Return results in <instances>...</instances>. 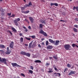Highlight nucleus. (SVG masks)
Returning a JSON list of instances; mask_svg holds the SVG:
<instances>
[{"label": "nucleus", "mask_w": 78, "mask_h": 78, "mask_svg": "<svg viewBox=\"0 0 78 78\" xmlns=\"http://www.w3.org/2000/svg\"><path fill=\"white\" fill-rule=\"evenodd\" d=\"M11 64L13 67H21V66L17 64L16 63H12Z\"/></svg>", "instance_id": "3"}, {"label": "nucleus", "mask_w": 78, "mask_h": 78, "mask_svg": "<svg viewBox=\"0 0 78 78\" xmlns=\"http://www.w3.org/2000/svg\"><path fill=\"white\" fill-rule=\"evenodd\" d=\"M8 31L9 33H10L11 35H12V32H11V31L9 30Z\"/></svg>", "instance_id": "44"}, {"label": "nucleus", "mask_w": 78, "mask_h": 78, "mask_svg": "<svg viewBox=\"0 0 78 78\" xmlns=\"http://www.w3.org/2000/svg\"><path fill=\"white\" fill-rule=\"evenodd\" d=\"M25 46H28V44H24Z\"/></svg>", "instance_id": "61"}, {"label": "nucleus", "mask_w": 78, "mask_h": 78, "mask_svg": "<svg viewBox=\"0 0 78 78\" xmlns=\"http://www.w3.org/2000/svg\"><path fill=\"white\" fill-rule=\"evenodd\" d=\"M40 33L41 34H43L44 33V31H43V30L41 29L40 30Z\"/></svg>", "instance_id": "19"}, {"label": "nucleus", "mask_w": 78, "mask_h": 78, "mask_svg": "<svg viewBox=\"0 0 78 78\" xmlns=\"http://www.w3.org/2000/svg\"><path fill=\"white\" fill-rule=\"evenodd\" d=\"M54 5L56 6H58V4L57 3H54Z\"/></svg>", "instance_id": "35"}, {"label": "nucleus", "mask_w": 78, "mask_h": 78, "mask_svg": "<svg viewBox=\"0 0 78 78\" xmlns=\"http://www.w3.org/2000/svg\"><path fill=\"white\" fill-rule=\"evenodd\" d=\"M67 68H65L64 69V73L66 72L67 71Z\"/></svg>", "instance_id": "45"}, {"label": "nucleus", "mask_w": 78, "mask_h": 78, "mask_svg": "<svg viewBox=\"0 0 78 78\" xmlns=\"http://www.w3.org/2000/svg\"><path fill=\"white\" fill-rule=\"evenodd\" d=\"M57 75H58L59 76H61V74L59 73H57Z\"/></svg>", "instance_id": "46"}, {"label": "nucleus", "mask_w": 78, "mask_h": 78, "mask_svg": "<svg viewBox=\"0 0 78 78\" xmlns=\"http://www.w3.org/2000/svg\"><path fill=\"white\" fill-rule=\"evenodd\" d=\"M2 59L0 57V62H2Z\"/></svg>", "instance_id": "55"}, {"label": "nucleus", "mask_w": 78, "mask_h": 78, "mask_svg": "<svg viewBox=\"0 0 78 78\" xmlns=\"http://www.w3.org/2000/svg\"><path fill=\"white\" fill-rule=\"evenodd\" d=\"M60 21V22H64V21L62 20H61Z\"/></svg>", "instance_id": "60"}, {"label": "nucleus", "mask_w": 78, "mask_h": 78, "mask_svg": "<svg viewBox=\"0 0 78 78\" xmlns=\"http://www.w3.org/2000/svg\"><path fill=\"white\" fill-rule=\"evenodd\" d=\"M8 31L9 33H10L11 35H12V32H11V31L9 30Z\"/></svg>", "instance_id": "43"}, {"label": "nucleus", "mask_w": 78, "mask_h": 78, "mask_svg": "<svg viewBox=\"0 0 78 78\" xmlns=\"http://www.w3.org/2000/svg\"><path fill=\"white\" fill-rule=\"evenodd\" d=\"M30 69H31V70H33L34 68L33 66H30Z\"/></svg>", "instance_id": "38"}, {"label": "nucleus", "mask_w": 78, "mask_h": 78, "mask_svg": "<svg viewBox=\"0 0 78 78\" xmlns=\"http://www.w3.org/2000/svg\"><path fill=\"white\" fill-rule=\"evenodd\" d=\"M31 55V54L29 52H26L25 56H27V57H30V56Z\"/></svg>", "instance_id": "11"}, {"label": "nucleus", "mask_w": 78, "mask_h": 78, "mask_svg": "<svg viewBox=\"0 0 78 78\" xmlns=\"http://www.w3.org/2000/svg\"><path fill=\"white\" fill-rule=\"evenodd\" d=\"M74 68V66H73L72 67H71V69H73Z\"/></svg>", "instance_id": "57"}, {"label": "nucleus", "mask_w": 78, "mask_h": 78, "mask_svg": "<svg viewBox=\"0 0 78 78\" xmlns=\"http://www.w3.org/2000/svg\"><path fill=\"white\" fill-rule=\"evenodd\" d=\"M42 45H44V42H43L42 43Z\"/></svg>", "instance_id": "63"}, {"label": "nucleus", "mask_w": 78, "mask_h": 78, "mask_svg": "<svg viewBox=\"0 0 78 78\" xmlns=\"http://www.w3.org/2000/svg\"><path fill=\"white\" fill-rule=\"evenodd\" d=\"M75 9H76V7H75V6H74L73 9V10H75Z\"/></svg>", "instance_id": "52"}, {"label": "nucleus", "mask_w": 78, "mask_h": 78, "mask_svg": "<svg viewBox=\"0 0 78 78\" xmlns=\"http://www.w3.org/2000/svg\"><path fill=\"white\" fill-rule=\"evenodd\" d=\"M23 28H24V29H26V27H23Z\"/></svg>", "instance_id": "62"}, {"label": "nucleus", "mask_w": 78, "mask_h": 78, "mask_svg": "<svg viewBox=\"0 0 78 78\" xmlns=\"http://www.w3.org/2000/svg\"><path fill=\"white\" fill-rule=\"evenodd\" d=\"M43 34L44 36H47V33L44 32V33Z\"/></svg>", "instance_id": "24"}, {"label": "nucleus", "mask_w": 78, "mask_h": 78, "mask_svg": "<svg viewBox=\"0 0 78 78\" xmlns=\"http://www.w3.org/2000/svg\"><path fill=\"white\" fill-rule=\"evenodd\" d=\"M0 47L2 48H5V46L2 44H0Z\"/></svg>", "instance_id": "20"}, {"label": "nucleus", "mask_w": 78, "mask_h": 78, "mask_svg": "<svg viewBox=\"0 0 78 78\" xmlns=\"http://www.w3.org/2000/svg\"><path fill=\"white\" fill-rule=\"evenodd\" d=\"M2 62H4V64H7L6 59L5 58H2Z\"/></svg>", "instance_id": "5"}, {"label": "nucleus", "mask_w": 78, "mask_h": 78, "mask_svg": "<svg viewBox=\"0 0 78 78\" xmlns=\"http://www.w3.org/2000/svg\"><path fill=\"white\" fill-rule=\"evenodd\" d=\"M29 19L31 23H33V21H34V19H33L31 17H29Z\"/></svg>", "instance_id": "9"}, {"label": "nucleus", "mask_w": 78, "mask_h": 78, "mask_svg": "<svg viewBox=\"0 0 78 78\" xmlns=\"http://www.w3.org/2000/svg\"><path fill=\"white\" fill-rule=\"evenodd\" d=\"M21 76H23V77L25 76V75L23 73H21Z\"/></svg>", "instance_id": "37"}, {"label": "nucleus", "mask_w": 78, "mask_h": 78, "mask_svg": "<svg viewBox=\"0 0 78 78\" xmlns=\"http://www.w3.org/2000/svg\"><path fill=\"white\" fill-rule=\"evenodd\" d=\"M7 51L5 52L6 54H7V55H9L11 53V51H9V47H8L7 48Z\"/></svg>", "instance_id": "6"}, {"label": "nucleus", "mask_w": 78, "mask_h": 78, "mask_svg": "<svg viewBox=\"0 0 78 78\" xmlns=\"http://www.w3.org/2000/svg\"><path fill=\"white\" fill-rule=\"evenodd\" d=\"M35 62H36V63H41V60H37L35 61Z\"/></svg>", "instance_id": "14"}, {"label": "nucleus", "mask_w": 78, "mask_h": 78, "mask_svg": "<svg viewBox=\"0 0 78 78\" xmlns=\"http://www.w3.org/2000/svg\"><path fill=\"white\" fill-rule=\"evenodd\" d=\"M24 21H25V22H27L28 23H29V21H28V20H27V19H25Z\"/></svg>", "instance_id": "31"}, {"label": "nucleus", "mask_w": 78, "mask_h": 78, "mask_svg": "<svg viewBox=\"0 0 78 78\" xmlns=\"http://www.w3.org/2000/svg\"><path fill=\"white\" fill-rule=\"evenodd\" d=\"M75 21H78V18H76L75 19Z\"/></svg>", "instance_id": "49"}, {"label": "nucleus", "mask_w": 78, "mask_h": 78, "mask_svg": "<svg viewBox=\"0 0 78 78\" xmlns=\"http://www.w3.org/2000/svg\"><path fill=\"white\" fill-rule=\"evenodd\" d=\"M19 34L20 36H22V33H20Z\"/></svg>", "instance_id": "53"}, {"label": "nucleus", "mask_w": 78, "mask_h": 78, "mask_svg": "<svg viewBox=\"0 0 78 78\" xmlns=\"http://www.w3.org/2000/svg\"><path fill=\"white\" fill-rule=\"evenodd\" d=\"M25 31H26V32H27L28 31V29H26Z\"/></svg>", "instance_id": "59"}, {"label": "nucleus", "mask_w": 78, "mask_h": 78, "mask_svg": "<svg viewBox=\"0 0 78 78\" xmlns=\"http://www.w3.org/2000/svg\"><path fill=\"white\" fill-rule=\"evenodd\" d=\"M49 41L50 43H52V44H54L55 43V41H54L53 40H51V39H49Z\"/></svg>", "instance_id": "10"}, {"label": "nucleus", "mask_w": 78, "mask_h": 78, "mask_svg": "<svg viewBox=\"0 0 78 78\" xmlns=\"http://www.w3.org/2000/svg\"><path fill=\"white\" fill-rule=\"evenodd\" d=\"M54 69H55V70H56V71H57L58 70V69H57V68H55Z\"/></svg>", "instance_id": "54"}, {"label": "nucleus", "mask_w": 78, "mask_h": 78, "mask_svg": "<svg viewBox=\"0 0 78 78\" xmlns=\"http://www.w3.org/2000/svg\"><path fill=\"white\" fill-rule=\"evenodd\" d=\"M64 47L65 50H70V48L71 46L69 45V44H66L64 45Z\"/></svg>", "instance_id": "1"}, {"label": "nucleus", "mask_w": 78, "mask_h": 78, "mask_svg": "<svg viewBox=\"0 0 78 78\" xmlns=\"http://www.w3.org/2000/svg\"><path fill=\"white\" fill-rule=\"evenodd\" d=\"M25 6L24 7H23L21 8V9L22 10H23L24 9H25Z\"/></svg>", "instance_id": "40"}, {"label": "nucleus", "mask_w": 78, "mask_h": 78, "mask_svg": "<svg viewBox=\"0 0 78 78\" xmlns=\"http://www.w3.org/2000/svg\"><path fill=\"white\" fill-rule=\"evenodd\" d=\"M25 39L28 40V41H30L31 40V38H28L27 37H25Z\"/></svg>", "instance_id": "26"}, {"label": "nucleus", "mask_w": 78, "mask_h": 78, "mask_svg": "<svg viewBox=\"0 0 78 78\" xmlns=\"http://www.w3.org/2000/svg\"><path fill=\"white\" fill-rule=\"evenodd\" d=\"M76 47H77V48H78V45H76Z\"/></svg>", "instance_id": "64"}, {"label": "nucleus", "mask_w": 78, "mask_h": 78, "mask_svg": "<svg viewBox=\"0 0 78 78\" xmlns=\"http://www.w3.org/2000/svg\"><path fill=\"white\" fill-rule=\"evenodd\" d=\"M12 30L13 31H14V32H16L17 31V30L15 28H14L12 27Z\"/></svg>", "instance_id": "18"}, {"label": "nucleus", "mask_w": 78, "mask_h": 78, "mask_svg": "<svg viewBox=\"0 0 78 78\" xmlns=\"http://www.w3.org/2000/svg\"><path fill=\"white\" fill-rule=\"evenodd\" d=\"M47 48L48 50H49V49L53 48V47L52 46L49 45L47 46Z\"/></svg>", "instance_id": "12"}, {"label": "nucleus", "mask_w": 78, "mask_h": 78, "mask_svg": "<svg viewBox=\"0 0 78 78\" xmlns=\"http://www.w3.org/2000/svg\"><path fill=\"white\" fill-rule=\"evenodd\" d=\"M39 26H40V28H43V25L42 24H40V25H39Z\"/></svg>", "instance_id": "23"}, {"label": "nucleus", "mask_w": 78, "mask_h": 78, "mask_svg": "<svg viewBox=\"0 0 78 78\" xmlns=\"http://www.w3.org/2000/svg\"><path fill=\"white\" fill-rule=\"evenodd\" d=\"M29 12L30 11H29V10H28L27 11L24 12V13H25V14H27L28 13H29Z\"/></svg>", "instance_id": "34"}, {"label": "nucleus", "mask_w": 78, "mask_h": 78, "mask_svg": "<svg viewBox=\"0 0 78 78\" xmlns=\"http://www.w3.org/2000/svg\"><path fill=\"white\" fill-rule=\"evenodd\" d=\"M20 19L18 18L16 19L13 21L14 23H15V25H16V26H18V23H17V22L20 21Z\"/></svg>", "instance_id": "2"}, {"label": "nucleus", "mask_w": 78, "mask_h": 78, "mask_svg": "<svg viewBox=\"0 0 78 78\" xmlns=\"http://www.w3.org/2000/svg\"><path fill=\"white\" fill-rule=\"evenodd\" d=\"M7 15H8V16H11V12H10L9 13H8Z\"/></svg>", "instance_id": "41"}, {"label": "nucleus", "mask_w": 78, "mask_h": 78, "mask_svg": "<svg viewBox=\"0 0 78 78\" xmlns=\"http://www.w3.org/2000/svg\"><path fill=\"white\" fill-rule=\"evenodd\" d=\"M55 3H51V6H53V5H54Z\"/></svg>", "instance_id": "48"}, {"label": "nucleus", "mask_w": 78, "mask_h": 78, "mask_svg": "<svg viewBox=\"0 0 78 78\" xmlns=\"http://www.w3.org/2000/svg\"><path fill=\"white\" fill-rule=\"evenodd\" d=\"M10 17H15V15L12 14V15Z\"/></svg>", "instance_id": "39"}, {"label": "nucleus", "mask_w": 78, "mask_h": 78, "mask_svg": "<svg viewBox=\"0 0 78 78\" xmlns=\"http://www.w3.org/2000/svg\"><path fill=\"white\" fill-rule=\"evenodd\" d=\"M28 6H30V5H29L27 4L26 5L25 7H28Z\"/></svg>", "instance_id": "51"}, {"label": "nucleus", "mask_w": 78, "mask_h": 78, "mask_svg": "<svg viewBox=\"0 0 78 78\" xmlns=\"http://www.w3.org/2000/svg\"><path fill=\"white\" fill-rule=\"evenodd\" d=\"M41 23H42L43 24H45V20H41Z\"/></svg>", "instance_id": "22"}, {"label": "nucleus", "mask_w": 78, "mask_h": 78, "mask_svg": "<svg viewBox=\"0 0 78 78\" xmlns=\"http://www.w3.org/2000/svg\"><path fill=\"white\" fill-rule=\"evenodd\" d=\"M49 71H48V73H51L53 72V71H52V69L51 68L49 69Z\"/></svg>", "instance_id": "15"}, {"label": "nucleus", "mask_w": 78, "mask_h": 78, "mask_svg": "<svg viewBox=\"0 0 78 78\" xmlns=\"http://www.w3.org/2000/svg\"><path fill=\"white\" fill-rule=\"evenodd\" d=\"M75 71H73L72 70L70 71V72L68 74L69 76H70V75H71L74 74H75Z\"/></svg>", "instance_id": "7"}, {"label": "nucleus", "mask_w": 78, "mask_h": 78, "mask_svg": "<svg viewBox=\"0 0 78 78\" xmlns=\"http://www.w3.org/2000/svg\"><path fill=\"white\" fill-rule=\"evenodd\" d=\"M59 41L56 40L55 41V42L54 43V44L55 45H59Z\"/></svg>", "instance_id": "8"}, {"label": "nucleus", "mask_w": 78, "mask_h": 78, "mask_svg": "<svg viewBox=\"0 0 78 78\" xmlns=\"http://www.w3.org/2000/svg\"><path fill=\"white\" fill-rule=\"evenodd\" d=\"M46 45L47 46L48 45V41H47L46 42Z\"/></svg>", "instance_id": "28"}, {"label": "nucleus", "mask_w": 78, "mask_h": 78, "mask_svg": "<svg viewBox=\"0 0 78 78\" xmlns=\"http://www.w3.org/2000/svg\"><path fill=\"white\" fill-rule=\"evenodd\" d=\"M50 65V63H46L45 64V66H48Z\"/></svg>", "instance_id": "32"}, {"label": "nucleus", "mask_w": 78, "mask_h": 78, "mask_svg": "<svg viewBox=\"0 0 78 78\" xmlns=\"http://www.w3.org/2000/svg\"><path fill=\"white\" fill-rule=\"evenodd\" d=\"M32 44H33V42H31L29 44V48H31V45H32Z\"/></svg>", "instance_id": "17"}, {"label": "nucleus", "mask_w": 78, "mask_h": 78, "mask_svg": "<svg viewBox=\"0 0 78 78\" xmlns=\"http://www.w3.org/2000/svg\"><path fill=\"white\" fill-rule=\"evenodd\" d=\"M29 6H30V5H32V4L31 3V2H30L29 3Z\"/></svg>", "instance_id": "47"}, {"label": "nucleus", "mask_w": 78, "mask_h": 78, "mask_svg": "<svg viewBox=\"0 0 78 78\" xmlns=\"http://www.w3.org/2000/svg\"><path fill=\"white\" fill-rule=\"evenodd\" d=\"M34 46V44H33L32 46V48H34V47H33Z\"/></svg>", "instance_id": "58"}, {"label": "nucleus", "mask_w": 78, "mask_h": 78, "mask_svg": "<svg viewBox=\"0 0 78 78\" xmlns=\"http://www.w3.org/2000/svg\"><path fill=\"white\" fill-rule=\"evenodd\" d=\"M73 30L74 31V32H75L76 33H77V32H78V30H77V29L75 27H74L73 28Z\"/></svg>", "instance_id": "16"}, {"label": "nucleus", "mask_w": 78, "mask_h": 78, "mask_svg": "<svg viewBox=\"0 0 78 78\" xmlns=\"http://www.w3.org/2000/svg\"><path fill=\"white\" fill-rule=\"evenodd\" d=\"M76 44H72V46L74 48L75 47V46H76Z\"/></svg>", "instance_id": "30"}, {"label": "nucleus", "mask_w": 78, "mask_h": 78, "mask_svg": "<svg viewBox=\"0 0 78 78\" xmlns=\"http://www.w3.org/2000/svg\"><path fill=\"white\" fill-rule=\"evenodd\" d=\"M23 37H21L20 39V41L21 42H23Z\"/></svg>", "instance_id": "21"}, {"label": "nucleus", "mask_w": 78, "mask_h": 78, "mask_svg": "<svg viewBox=\"0 0 78 78\" xmlns=\"http://www.w3.org/2000/svg\"><path fill=\"white\" fill-rule=\"evenodd\" d=\"M8 31L9 33H10L11 35H12V32H11V31L9 30Z\"/></svg>", "instance_id": "42"}, {"label": "nucleus", "mask_w": 78, "mask_h": 78, "mask_svg": "<svg viewBox=\"0 0 78 78\" xmlns=\"http://www.w3.org/2000/svg\"><path fill=\"white\" fill-rule=\"evenodd\" d=\"M53 57V58L54 59H58V58H57V57L56 55L54 56Z\"/></svg>", "instance_id": "33"}, {"label": "nucleus", "mask_w": 78, "mask_h": 78, "mask_svg": "<svg viewBox=\"0 0 78 78\" xmlns=\"http://www.w3.org/2000/svg\"><path fill=\"white\" fill-rule=\"evenodd\" d=\"M29 71L31 74H33V71L31 70H29Z\"/></svg>", "instance_id": "27"}, {"label": "nucleus", "mask_w": 78, "mask_h": 78, "mask_svg": "<svg viewBox=\"0 0 78 78\" xmlns=\"http://www.w3.org/2000/svg\"><path fill=\"white\" fill-rule=\"evenodd\" d=\"M14 42L13 41H12L10 42V44L9 45V47L10 48H13V46H14Z\"/></svg>", "instance_id": "4"}, {"label": "nucleus", "mask_w": 78, "mask_h": 78, "mask_svg": "<svg viewBox=\"0 0 78 78\" xmlns=\"http://www.w3.org/2000/svg\"><path fill=\"white\" fill-rule=\"evenodd\" d=\"M28 28L29 29V30H30V29H31V27H30V26H29Z\"/></svg>", "instance_id": "56"}, {"label": "nucleus", "mask_w": 78, "mask_h": 78, "mask_svg": "<svg viewBox=\"0 0 78 78\" xmlns=\"http://www.w3.org/2000/svg\"><path fill=\"white\" fill-rule=\"evenodd\" d=\"M74 27H75L76 28H78V25H75L74 26Z\"/></svg>", "instance_id": "36"}, {"label": "nucleus", "mask_w": 78, "mask_h": 78, "mask_svg": "<svg viewBox=\"0 0 78 78\" xmlns=\"http://www.w3.org/2000/svg\"><path fill=\"white\" fill-rule=\"evenodd\" d=\"M31 37L32 38V39H34V38H36V36L35 35H33L31 36Z\"/></svg>", "instance_id": "29"}, {"label": "nucleus", "mask_w": 78, "mask_h": 78, "mask_svg": "<svg viewBox=\"0 0 78 78\" xmlns=\"http://www.w3.org/2000/svg\"><path fill=\"white\" fill-rule=\"evenodd\" d=\"M38 47H39L40 48H41V44H38Z\"/></svg>", "instance_id": "50"}, {"label": "nucleus", "mask_w": 78, "mask_h": 78, "mask_svg": "<svg viewBox=\"0 0 78 78\" xmlns=\"http://www.w3.org/2000/svg\"><path fill=\"white\" fill-rule=\"evenodd\" d=\"M67 67H69V68L71 67V65H70L69 64H67Z\"/></svg>", "instance_id": "25"}, {"label": "nucleus", "mask_w": 78, "mask_h": 78, "mask_svg": "<svg viewBox=\"0 0 78 78\" xmlns=\"http://www.w3.org/2000/svg\"><path fill=\"white\" fill-rule=\"evenodd\" d=\"M26 52L25 51H21L20 52V54H21V55H25L26 54Z\"/></svg>", "instance_id": "13"}]
</instances>
